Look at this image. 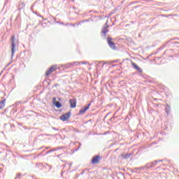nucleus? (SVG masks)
Listing matches in <instances>:
<instances>
[{
  "mask_svg": "<svg viewBox=\"0 0 179 179\" xmlns=\"http://www.w3.org/2000/svg\"><path fill=\"white\" fill-rule=\"evenodd\" d=\"M10 43H11V45H10L11 59H13V57H15V52H16V45H19V40L16 38L15 35H13L11 36Z\"/></svg>",
  "mask_w": 179,
  "mask_h": 179,
  "instance_id": "nucleus-1",
  "label": "nucleus"
},
{
  "mask_svg": "<svg viewBox=\"0 0 179 179\" xmlns=\"http://www.w3.org/2000/svg\"><path fill=\"white\" fill-rule=\"evenodd\" d=\"M80 64H86V62H75L73 63H69L66 64L64 68L66 69H71V68H73V66H78V65H80Z\"/></svg>",
  "mask_w": 179,
  "mask_h": 179,
  "instance_id": "nucleus-2",
  "label": "nucleus"
},
{
  "mask_svg": "<svg viewBox=\"0 0 179 179\" xmlns=\"http://www.w3.org/2000/svg\"><path fill=\"white\" fill-rule=\"evenodd\" d=\"M90 106H92V102L88 103L86 106L83 107L80 110H79V115H83L85 113H86L87 110L90 108Z\"/></svg>",
  "mask_w": 179,
  "mask_h": 179,
  "instance_id": "nucleus-3",
  "label": "nucleus"
},
{
  "mask_svg": "<svg viewBox=\"0 0 179 179\" xmlns=\"http://www.w3.org/2000/svg\"><path fill=\"white\" fill-rule=\"evenodd\" d=\"M100 160H101V157H100V155H95L92 157L91 163L92 164H97L100 163Z\"/></svg>",
  "mask_w": 179,
  "mask_h": 179,
  "instance_id": "nucleus-4",
  "label": "nucleus"
},
{
  "mask_svg": "<svg viewBox=\"0 0 179 179\" xmlns=\"http://www.w3.org/2000/svg\"><path fill=\"white\" fill-rule=\"evenodd\" d=\"M69 118H71V111L60 116V120L64 122L67 121Z\"/></svg>",
  "mask_w": 179,
  "mask_h": 179,
  "instance_id": "nucleus-5",
  "label": "nucleus"
},
{
  "mask_svg": "<svg viewBox=\"0 0 179 179\" xmlns=\"http://www.w3.org/2000/svg\"><path fill=\"white\" fill-rule=\"evenodd\" d=\"M107 43L110 48L112 50H115V43L113 41V38L111 37H108L107 38Z\"/></svg>",
  "mask_w": 179,
  "mask_h": 179,
  "instance_id": "nucleus-6",
  "label": "nucleus"
},
{
  "mask_svg": "<svg viewBox=\"0 0 179 179\" xmlns=\"http://www.w3.org/2000/svg\"><path fill=\"white\" fill-rule=\"evenodd\" d=\"M52 104L53 106H55L57 108H61L62 107V103L59 101H57V98L55 97L52 98Z\"/></svg>",
  "mask_w": 179,
  "mask_h": 179,
  "instance_id": "nucleus-7",
  "label": "nucleus"
},
{
  "mask_svg": "<svg viewBox=\"0 0 179 179\" xmlns=\"http://www.w3.org/2000/svg\"><path fill=\"white\" fill-rule=\"evenodd\" d=\"M69 103H70V108H75L76 107V103H77L76 98H74L73 99H70Z\"/></svg>",
  "mask_w": 179,
  "mask_h": 179,
  "instance_id": "nucleus-8",
  "label": "nucleus"
},
{
  "mask_svg": "<svg viewBox=\"0 0 179 179\" xmlns=\"http://www.w3.org/2000/svg\"><path fill=\"white\" fill-rule=\"evenodd\" d=\"M131 65L134 69H136L137 71L139 72V73H142V72H143L142 69H141V67H139L136 63L131 62Z\"/></svg>",
  "mask_w": 179,
  "mask_h": 179,
  "instance_id": "nucleus-9",
  "label": "nucleus"
},
{
  "mask_svg": "<svg viewBox=\"0 0 179 179\" xmlns=\"http://www.w3.org/2000/svg\"><path fill=\"white\" fill-rule=\"evenodd\" d=\"M1 101H0V110H2L3 107H5V103H6V99H5L3 97H1Z\"/></svg>",
  "mask_w": 179,
  "mask_h": 179,
  "instance_id": "nucleus-10",
  "label": "nucleus"
},
{
  "mask_svg": "<svg viewBox=\"0 0 179 179\" xmlns=\"http://www.w3.org/2000/svg\"><path fill=\"white\" fill-rule=\"evenodd\" d=\"M107 27H104L101 31V33L103 34V38H106V36L107 33H108V29H107Z\"/></svg>",
  "mask_w": 179,
  "mask_h": 179,
  "instance_id": "nucleus-11",
  "label": "nucleus"
},
{
  "mask_svg": "<svg viewBox=\"0 0 179 179\" xmlns=\"http://www.w3.org/2000/svg\"><path fill=\"white\" fill-rule=\"evenodd\" d=\"M132 155H133L132 153H127L125 155H122V157L125 160H128V159H129V157H131Z\"/></svg>",
  "mask_w": 179,
  "mask_h": 179,
  "instance_id": "nucleus-12",
  "label": "nucleus"
},
{
  "mask_svg": "<svg viewBox=\"0 0 179 179\" xmlns=\"http://www.w3.org/2000/svg\"><path fill=\"white\" fill-rule=\"evenodd\" d=\"M156 166V164H152V163H148L145 165V169L146 170L149 169H152V167H155Z\"/></svg>",
  "mask_w": 179,
  "mask_h": 179,
  "instance_id": "nucleus-13",
  "label": "nucleus"
},
{
  "mask_svg": "<svg viewBox=\"0 0 179 179\" xmlns=\"http://www.w3.org/2000/svg\"><path fill=\"white\" fill-rule=\"evenodd\" d=\"M61 149H64V147H57L55 148H52L50 152H57V150H61Z\"/></svg>",
  "mask_w": 179,
  "mask_h": 179,
  "instance_id": "nucleus-14",
  "label": "nucleus"
},
{
  "mask_svg": "<svg viewBox=\"0 0 179 179\" xmlns=\"http://www.w3.org/2000/svg\"><path fill=\"white\" fill-rule=\"evenodd\" d=\"M171 110V108L170 107V106H169V104H166V107L165 108V111L166 113V114H169L170 113Z\"/></svg>",
  "mask_w": 179,
  "mask_h": 179,
  "instance_id": "nucleus-15",
  "label": "nucleus"
},
{
  "mask_svg": "<svg viewBox=\"0 0 179 179\" xmlns=\"http://www.w3.org/2000/svg\"><path fill=\"white\" fill-rule=\"evenodd\" d=\"M49 70L52 71V72H54V71H56L57 70V66H52Z\"/></svg>",
  "mask_w": 179,
  "mask_h": 179,
  "instance_id": "nucleus-16",
  "label": "nucleus"
},
{
  "mask_svg": "<svg viewBox=\"0 0 179 179\" xmlns=\"http://www.w3.org/2000/svg\"><path fill=\"white\" fill-rule=\"evenodd\" d=\"M52 71H50V69L46 71V73H45V75H46V76H50V75H51V73H52Z\"/></svg>",
  "mask_w": 179,
  "mask_h": 179,
  "instance_id": "nucleus-17",
  "label": "nucleus"
},
{
  "mask_svg": "<svg viewBox=\"0 0 179 179\" xmlns=\"http://www.w3.org/2000/svg\"><path fill=\"white\" fill-rule=\"evenodd\" d=\"M52 71H50V69L46 71V73H45V75H46V76H50V75H51V73H52Z\"/></svg>",
  "mask_w": 179,
  "mask_h": 179,
  "instance_id": "nucleus-18",
  "label": "nucleus"
},
{
  "mask_svg": "<svg viewBox=\"0 0 179 179\" xmlns=\"http://www.w3.org/2000/svg\"><path fill=\"white\" fill-rule=\"evenodd\" d=\"M52 71H50V69L46 71V73H45V75H46V76H50V75H51V73H52Z\"/></svg>",
  "mask_w": 179,
  "mask_h": 179,
  "instance_id": "nucleus-19",
  "label": "nucleus"
},
{
  "mask_svg": "<svg viewBox=\"0 0 179 179\" xmlns=\"http://www.w3.org/2000/svg\"><path fill=\"white\" fill-rule=\"evenodd\" d=\"M106 63H103V62H99L97 64V66H100V65H102V67L104 66Z\"/></svg>",
  "mask_w": 179,
  "mask_h": 179,
  "instance_id": "nucleus-20",
  "label": "nucleus"
},
{
  "mask_svg": "<svg viewBox=\"0 0 179 179\" xmlns=\"http://www.w3.org/2000/svg\"><path fill=\"white\" fill-rule=\"evenodd\" d=\"M21 177H22V173H17L15 179H20Z\"/></svg>",
  "mask_w": 179,
  "mask_h": 179,
  "instance_id": "nucleus-21",
  "label": "nucleus"
},
{
  "mask_svg": "<svg viewBox=\"0 0 179 179\" xmlns=\"http://www.w3.org/2000/svg\"><path fill=\"white\" fill-rule=\"evenodd\" d=\"M44 166H45V167H47V166L49 167V171H50V170H52V167L50 166H49L48 164H45Z\"/></svg>",
  "mask_w": 179,
  "mask_h": 179,
  "instance_id": "nucleus-22",
  "label": "nucleus"
},
{
  "mask_svg": "<svg viewBox=\"0 0 179 179\" xmlns=\"http://www.w3.org/2000/svg\"><path fill=\"white\" fill-rule=\"evenodd\" d=\"M138 170H146V166L145 165L144 166H141L138 168Z\"/></svg>",
  "mask_w": 179,
  "mask_h": 179,
  "instance_id": "nucleus-23",
  "label": "nucleus"
},
{
  "mask_svg": "<svg viewBox=\"0 0 179 179\" xmlns=\"http://www.w3.org/2000/svg\"><path fill=\"white\" fill-rule=\"evenodd\" d=\"M80 146H82V143H79V146H78V148H77L76 149V152H78V150H79V149H80Z\"/></svg>",
  "mask_w": 179,
  "mask_h": 179,
  "instance_id": "nucleus-24",
  "label": "nucleus"
},
{
  "mask_svg": "<svg viewBox=\"0 0 179 179\" xmlns=\"http://www.w3.org/2000/svg\"><path fill=\"white\" fill-rule=\"evenodd\" d=\"M151 164H157V160H155L154 162H151Z\"/></svg>",
  "mask_w": 179,
  "mask_h": 179,
  "instance_id": "nucleus-25",
  "label": "nucleus"
},
{
  "mask_svg": "<svg viewBox=\"0 0 179 179\" xmlns=\"http://www.w3.org/2000/svg\"><path fill=\"white\" fill-rule=\"evenodd\" d=\"M51 152H52L51 151V150H49V151H47L46 155H48V154H50V153H51Z\"/></svg>",
  "mask_w": 179,
  "mask_h": 179,
  "instance_id": "nucleus-26",
  "label": "nucleus"
},
{
  "mask_svg": "<svg viewBox=\"0 0 179 179\" xmlns=\"http://www.w3.org/2000/svg\"><path fill=\"white\" fill-rule=\"evenodd\" d=\"M108 114H110V113H108V114L105 116L104 120H106V117L108 116Z\"/></svg>",
  "mask_w": 179,
  "mask_h": 179,
  "instance_id": "nucleus-27",
  "label": "nucleus"
},
{
  "mask_svg": "<svg viewBox=\"0 0 179 179\" xmlns=\"http://www.w3.org/2000/svg\"><path fill=\"white\" fill-rule=\"evenodd\" d=\"M55 131H58V129H55V127L52 128Z\"/></svg>",
  "mask_w": 179,
  "mask_h": 179,
  "instance_id": "nucleus-28",
  "label": "nucleus"
},
{
  "mask_svg": "<svg viewBox=\"0 0 179 179\" xmlns=\"http://www.w3.org/2000/svg\"><path fill=\"white\" fill-rule=\"evenodd\" d=\"M51 147H47L46 149H50Z\"/></svg>",
  "mask_w": 179,
  "mask_h": 179,
  "instance_id": "nucleus-29",
  "label": "nucleus"
},
{
  "mask_svg": "<svg viewBox=\"0 0 179 179\" xmlns=\"http://www.w3.org/2000/svg\"><path fill=\"white\" fill-rule=\"evenodd\" d=\"M162 162V160H159V161H157V163H158V162Z\"/></svg>",
  "mask_w": 179,
  "mask_h": 179,
  "instance_id": "nucleus-30",
  "label": "nucleus"
},
{
  "mask_svg": "<svg viewBox=\"0 0 179 179\" xmlns=\"http://www.w3.org/2000/svg\"><path fill=\"white\" fill-rule=\"evenodd\" d=\"M79 24H80V22H79V23L78 24V25H79Z\"/></svg>",
  "mask_w": 179,
  "mask_h": 179,
  "instance_id": "nucleus-31",
  "label": "nucleus"
},
{
  "mask_svg": "<svg viewBox=\"0 0 179 179\" xmlns=\"http://www.w3.org/2000/svg\"><path fill=\"white\" fill-rule=\"evenodd\" d=\"M75 0H72V2H73Z\"/></svg>",
  "mask_w": 179,
  "mask_h": 179,
  "instance_id": "nucleus-32",
  "label": "nucleus"
},
{
  "mask_svg": "<svg viewBox=\"0 0 179 179\" xmlns=\"http://www.w3.org/2000/svg\"><path fill=\"white\" fill-rule=\"evenodd\" d=\"M73 27H75V24H73Z\"/></svg>",
  "mask_w": 179,
  "mask_h": 179,
  "instance_id": "nucleus-33",
  "label": "nucleus"
},
{
  "mask_svg": "<svg viewBox=\"0 0 179 179\" xmlns=\"http://www.w3.org/2000/svg\"><path fill=\"white\" fill-rule=\"evenodd\" d=\"M113 62H117V61H114Z\"/></svg>",
  "mask_w": 179,
  "mask_h": 179,
  "instance_id": "nucleus-34",
  "label": "nucleus"
},
{
  "mask_svg": "<svg viewBox=\"0 0 179 179\" xmlns=\"http://www.w3.org/2000/svg\"><path fill=\"white\" fill-rule=\"evenodd\" d=\"M0 173H2V171H0Z\"/></svg>",
  "mask_w": 179,
  "mask_h": 179,
  "instance_id": "nucleus-35",
  "label": "nucleus"
},
{
  "mask_svg": "<svg viewBox=\"0 0 179 179\" xmlns=\"http://www.w3.org/2000/svg\"><path fill=\"white\" fill-rule=\"evenodd\" d=\"M76 143H75V145H76Z\"/></svg>",
  "mask_w": 179,
  "mask_h": 179,
  "instance_id": "nucleus-36",
  "label": "nucleus"
},
{
  "mask_svg": "<svg viewBox=\"0 0 179 179\" xmlns=\"http://www.w3.org/2000/svg\"><path fill=\"white\" fill-rule=\"evenodd\" d=\"M113 117H112L110 120H113Z\"/></svg>",
  "mask_w": 179,
  "mask_h": 179,
  "instance_id": "nucleus-37",
  "label": "nucleus"
}]
</instances>
